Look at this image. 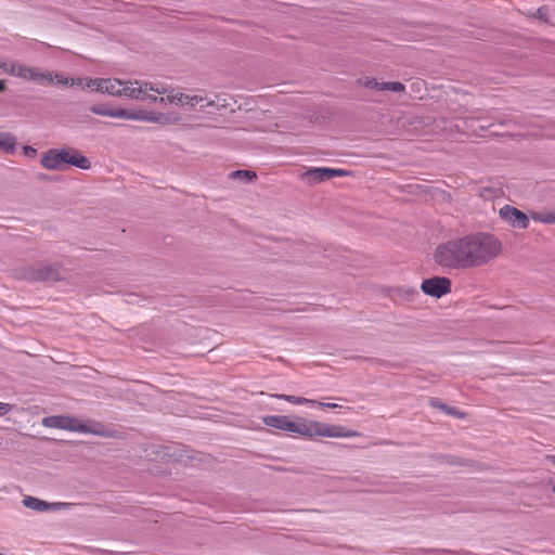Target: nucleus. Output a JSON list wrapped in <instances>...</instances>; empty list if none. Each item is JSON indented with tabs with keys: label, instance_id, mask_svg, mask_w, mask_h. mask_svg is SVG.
<instances>
[{
	"label": "nucleus",
	"instance_id": "nucleus-1",
	"mask_svg": "<svg viewBox=\"0 0 555 555\" xmlns=\"http://www.w3.org/2000/svg\"><path fill=\"white\" fill-rule=\"evenodd\" d=\"M262 423L266 426L298 434L308 438L315 436L330 438H351L360 436V433L345 426L330 425L317 421L308 422L304 418L292 421L291 417L286 415H266L262 417Z\"/></svg>",
	"mask_w": 555,
	"mask_h": 555
},
{
	"label": "nucleus",
	"instance_id": "nucleus-2",
	"mask_svg": "<svg viewBox=\"0 0 555 555\" xmlns=\"http://www.w3.org/2000/svg\"><path fill=\"white\" fill-rule=\"evenodd\" d=\"M469 269L481 267L502 251L501 242L490 233L467 235Z\"/></svg>",
	"mask_w": 555,
	"mask_h": 555
},
{
	"label": "nucleus",
	"instance_id": "nucleus-3",
	"mask_svg": "<svg viewBox=\"0 0 555 555\" xmlns=\"http://www.w3.org/2000/svg\"><path fill=\"white\" fill-rule=\"evenodd\" d=\"M467 235L437 246L435 261L443 268L469 269Z\"/></svg>",
	"mask_w": 555,
	"mask_h": 555
},
{
	"label": "nucleus",
	"instance_id": "nucleus-4",
	"mask_svg": "<svg viewBox=\"0 0 555 555\" xmlns=\"http://www.w3.org/2000/svg\"><path fill=\"white\" fill-rule=\"evenodd\" d=\"M40 165L48 170H64L67 165L82 170L91 168V162L80 151L69 149H50L41 155Z\"/></svg>",
	"mask_w": 555,
	"mask_h": 555
},
{
	"label": "nucleus",
	"instance_id": "nucleus-5",
	"mask_svg": "<svg viewBox=\"0 0 555 555\" xmlns=\"http://www.w3.org/2000/svg\"><path fill=\"white\" fill-rule=\"evenodd\" d=\"M22 278L30 282H57L62 280L60 268L54 263H39L25 268Z\"/></svg>",
	"mask_w": 555,
	"mask_h": 555
},
{
	"label": "nucleus",
	"instance_id": "nucleus-6",
	"mask_svg": "<svg viewBox=\"0 0 555 555\" xmlns=\"http://www.w3.org/2000/svg\"><path fill=\"white\" fill-rule=\"evenodd\" d=\"M8 74L41 86H47L53 82L52 73L41 70L39 67H30L13 63L10 65Z\"/></svg>",
	"mask_w": 555,
	"mask_h": 555
},
{
	"label": "nucleus",
	"instance_id": "nucleus-7",
	"mask_svg": "<svg viewBox=\"0 0 555 555\" xmlns=\"http://www.w3.org/2000/svg\"><path fill=\"white\" fill-rule=\"evenodd\" d=\"M145 91L155 92L157 94L166 93V88L160 87L159 85H154L152 82H142L139 81H128L122 82L121 87V95L128 96L130 99L144 101V96H142V93H145Z\"/></svg>",
	"mask_w": 555,
	"mask_h": 555
},
{
	"label": "nucleus",
	"instance_id": "nucleus-8",
	"mask_svg": "<svg viewBox=\"0 0 555 555\" xmlns=\"http://www.w3.org/2000/svg\"><path fill=\"white\" fill-rule=\"evenodd\" d=\"M349 175L350 172L345 169L315 167L307 170L302 175V178L307 180L309 184H317L326 180H331L335 177H346Z\"/></svg>",
	"mask_w": 555,
	"mask_h": 555
},
{
	"label": "nucleus",
	"instance_id": "nucleus-9",
	"mask_svg": "<svg viewBox=\"0 0 555 555\" xmlns=\"http://www.w3.org/2000/svg\"><path fill=\"white\" fill-rule=\"evenodd\" d=\"M421 289L431 297L440 298L451 292V281L444 276H434L422 282Z\"/></svg>",
	"mask_w": 555,
	"mask_h": 555
},
{
	"label": "nucleus",
	"instance_id": "nucleus-10",
	"mask_svg": "<svg viewBox=\"0 0 555 555\" xmlns=\"http://www.w3.org/2000/svg\"><path fill=\"white\" fill-rule=\"evenodd\" d=\"M122 81L116 78L88 79L87 88L114 96H121Z\"/></svg>",
	"mask_w": 555,
	"mask_h": 555
},
{
	"label": "nucleus",
	"instance_id": "nucleus-11",
	"mask_svg": "<svg viewBox=\"0 0 555 555\" xmlns=\"http://www.w3.org/2000/svg\"><path fill=\"white\" fill-rule=\"evenodd\" d=\"M499 216L514 228L527 229L529 225L528 217L521 210L509 205L502 207Z\"/></svg>",
	"mask_w": 555,
	"mask_h": 555
},
{
	"label": "nucleus",
	"instance_id": "nucleus-12",
	"mask_svg": "<svg viewBox=\"0 0 555 555\" xmlns=\"http://www.w3.org/2000/svg\"><path fill=\"white\" fill-rule=\"evenodd\" d=\"M184 100H185V105L189 106L193 111H203L207 107H212V106L220 108V107H227V105H228L225 103V100H223L222 104H218L214 99H210L208 96L197 95V94H194V95L186 94V98H184Z\"/></svg>",
	"mask_w": 555,
	"mask_h": 555
},
{
	"label": "nucleus",
	"instance_id": "nucleus-13",
	"mask_svg": "<svg viewBox=\"0 0 555 555\" xmlns=\"http://www.w3.org/2000/svg\"><path fill=\"white\" fill-rule=\"evenodd\" d=\"M181 120V116L178 113H159L152 112L151 122L159 125H177Z\"/></svg>",
	"mask_w": 555,
	"mask_h": 555
},
{
	"label": "nucleus",
	"instance_id": "nucleus-14",
	"mask_svg": "<svg viewBox=\"0 0 555 555\" xmlns=\"http://www.w3.org/2000/svg\"><path fill=\"white\" fill-rule=\"evenodd\" d=\"M429 405L431 408H435V409H438V410L444 412L446 414L452 415L456 418L462 420L465 417L464 412L460 411L459 409H456L454 406H450L447 403L441 402L438 398H430Z\"/></svg>",
	"mask_w": 555,
	"mask_h": 555
},
{
	"label": "nucleus",
	"instance_id": "nucleus-15",
	"mask_svg": "<svg viewBox=\"0 0 555 555\" xmlns=\"http://www.w3.org/2000/svg\"><path fill=\"white\" fill-rule=\"evenodd\" d=\"M64 429L77 431V433H92V434H99L98 431L89 428L88 425L81 423L79 420L70 416L64 417Z\"/></svg>",
	"mask_w": 555,
	"mask_h": 555
},
{
	"label": "nucleus",
	"instance_id": "nucleus-16",
	"mask_svg": "<svg viewBox=\"0 0 555 555\" xmlns=\"http://www.w3.org/2000/svg\"><path fill=\"white\" fill-rule=\"evenodd\" d=\"M90 112L100 115V116H108L114 118H120L122 115V108L113 109L106 104L92 105L90 107Z\"/></svg>",
	"mask_w": 555,
	"mask_h": 555
},
{
	"label": "nucleus",
	"instance_id": "nucleus-17",
	"mask_svg": "<svg viewBox=\"0 0 555 555\" xmlns=\"http://www.w3.org/2000/svg\"><path fill=\"white\" fill-rule=\"evenodd\" d=\"M152 112L153 111H144V109L129 111V109L122 108L124 116H121L120 118L151 122Z\"/></svg>",
	"mask_w": 555,
	"mask_h": 555
},
{
	"label": "nucleus",
	"instance_id": "nucleus-18",
	"mask_svg": "<svg viewBox=\"0 0 555 555\" xmlns=\"http://www.w3.org/2000/svg\"><path fill=\"white\" fill-rule=\"evenodd\" d=\"M16 138L9 132H0V151L8 154L15 152Z\"/></svg>",
	"mask_w": 555,
	"mask_h": 555
},
{
	"label": "nucleus",
	"instance_id": "nucleus-19",
	"mask_svg": "<svg viewBox=\"0 0 555 555\" xmlns=\"http://www.w3.org/2000/svg\"><path fill=\"white\" fill-rule=\"evenodd\" d=\"M23 504L25 507L38 512H44L51 508V505L48 502L39 500L34 496H25L23 499Z\"/></svg>",
	"mask_w": 555,
	"mask_h": 555
},
{
	"label": "nucleus",
	"instance_id": "nucleus-20",
	"mask_svg": "<svg viewBox=\"0 0 555 555\" xmlns=\"http://www.w3.org/2000/svg\"><path fill=\"white\" fill-rule=\"evenodd\" d=\"M418 296V292L415 288L396 287L391 292V297L396 299H402L405 301H412Z\"/></svg>",
	"mask_w": 555,
	"mask_h": 555
},
{
	"label": "nucleus",
	"instance_id": "nucleus-21",
	"mask_svg": "<svg viewBox=\"0 0 555 555\" xmlns=\"http://www.w3.org/2000/svg\"><path fill=\"white\" fill-rule=\"evenodd\" d=\"M64 417L63 415L47 416L42 420V425L49 428L64 429Z\"/></svg>",
	"mask_w": 555,
	"mask_h": 555
},
{
	"label": "nucleus",
	"instance_id": "nucleus-22",
	"mask_svg": "<svg viewBox=\"0 0 555 555\" xmlns=\"http://www.w3.org/2000/svg\"><path fill=\"white\" fill-rule=\"evenodd\" d=\"M392 91V92H404L405 86L399 81H388V82H382L380 85V91Z\"/></svg>",
	"mask_w": 555,
	"mask_h": 555
},
{
	"label": "nucleus",
	"instance_id": "nucleus-23",
	"mask_svg": "<svg viewBox=\"0 0 555 555\" xmlns=\"http://www.w3.org/2000/svg\"><path fill=\"white\" fill-rule=\"evenodd\" d=\"M533 220L541 221L547 224L555 223V214L553 212H535L532 215Z\"/></svg>",
	"mask_w": 555,
	"mask_h": 555
},
{
	"label": "nucleus",
	"instance_id": "nucleus-24",
	"mask_svg": "<svg viewBox=\"0 0 555 555\" xmlns=\"http://www.w3.org/2000/svg\"><path fill=\"white\" fill-rule=\"evenodd\" d=\"M358 83L365 88L374 89L380 91L382 82H378L375 78L363 77L358 79Z\"/></svg>",
	"mask_w": 555,
	"mask_h": 555
},
{
	"label": "nucleus",
	"instance_id": "nucleus-25",
	"mask_svg": "<svg viewBox=\"0 0 555 555\" xmlns=\"http://www.w3.org/2000/svg\"><path fill=\"white\" fill-rule=\"evenodd\" d=\"M275 398L278 399H283V400H286L293 404H301V403H308V402H314L312 400H308L306 398H301V397H295V396H288V395H274Z\"/></svg>",
	"mask_w": 555,
	"mask_h": 555
},
{
	"label": "nucleus",
	"instance_id": "nucleus-26",
	"mask_svg": "<svg viewBox=\"0 0 555 555\" xmlns=\"http://www.w3.org/2000/svg\"><path fill=\"white\" fill-rule=\"evenodd\" d=\"M231 176L233 178L247 179L248 181H251L257 178L256 172L250 171V170H236V171L232 172Z\"/></svg>",
	"mask_w": 555,
	"mask_h": 555
},
{
	"label": "nucleus",
	"instance_id": "nucleus-27",
	"mask_svg": "<svg viewBox=\"0 0 555 555\" xmlns=\"http://www.w3.org/2000/svg\"><path fill=\"white\" fill-rule=\"evenodd\" d=\"M184 98H186L185 93L175 92V89H172V104H175V105H185Z\"/></svg>",
	"mask_w": 555,
	"mask_h": 555
},
{
	"label": "nucleus",
	"instance_id": "nucleus-28",
	"mask_svg": "<svg viewBox=\"0 0 555 555\" xmlns=\"http://www.w3.org/2000/svg\"><path fill=\"white\" fill-rule=\"evenodd\" d=\"M165 94H166L165 96L158 98V103L164 104V105L172 104V89H170V90L166 89Z\"/></svg>",
	"mask_w": 555,
	"mask_h": 555
},
{
	"label": "nucleus",
	"instance_id": "nucleus-29",
	"mask_svg": "<svg viewBox=\"0 0 555 555\" xmlns=\"http://www.w3.org/2000/svg\"><path fill=\"white\" fill-rule=\"evenodd\" d=\"M52 76L53 82L55 81L56 83L68 86V80L70 77H64L62 74L59 73L52 74Z\"/></svg>",
	"mask_w": 555,
	"mask_h": 555
},
{
	"label": "nucleus",
	"instance_id": "nucleus-30",
	"mask_svg": "<svg viewBox=\"0 0 555 555\" xmlns=\"http://www.w3.org/2000/svg\"><path fill=\"white\" fill-rule=\"evenodd\" d=\"M23 154L26 157H35L37 155V150L30 145H25L23 147Z\"/></svg>",
	"mask_w": 555,
	"mask_h": 555
},
{
	"label": "nucleus",
	"instance_id": "nucleus-31",
	"mask_svg": "<svg viewBox=\"0 0 555 555\" xmlns=\"http://www.w3.org/2000/svg\"><path fill=\"white\" fill-rule=\"evenodd\" d=\"M142 96H144V101H150L151 103H158V96L155 95V92L150 93V91H145V93H142Z\"/></svg>",
	"mask_w": 555,
	"mask_h": 555
},
{
	"label": "nucleus",
	"instance_id": "nucleus-32",
	"mask_svg": "<svg viewBox=\"0 0 555 555\" xmlns=\"http://www.w3.org/2000/svg\"><path fill=\"white\" fill-rule=\"evenodd\" d=\"M82 81L83 80L81 78H73V77H70L69 80H68V86L69 87L79 86V87H82V88H87V83L82 85Z\"/></svg>",
	"mask_w": 555,
	"mask_h": 555
},
{
	"label": "nucleus",
	"instance_id": "nucleus-33",
	"mask_svg": "<svg viewBox=\"0 0 555 555\" xmlns=\"http://www.w3.org/2000/svg\"><path fill=\"white\" fill-rule=\"evenodd\" d=\"M12 409V405L9 403L0 402V416L8 414Z\"/></svg>",
	"mask_w": 555,
	"mask_h": 555
},
{
	"label": "nucleus",
	"instance_id": "nucleus-34",
	"mask_svg": "<svg viewBox=\"0 0 555 555\" xmlns=\"http://www.w3.org/2000/svg\"><path fill=\"white\" fill-rule=\"evenodd\" d=\"M535 15L538 16V18L540 20H543V21H546V15H547V10L545 8H539L537 10V13Z\"/></svg>",
	"mask_w": 555,
	"mask_h": 555
},
{
	"label": "nucleus",
	"instance_id": "nucleus-35",
	"mask_svg": "<svg viewBox=\"0 0 555 555\" xmlns=\"http://www.w3.org/2000/svg\"><path fill=\"white\" fill-rule=\"evenodd\" d=\"M365 360L369 361L372 364L386 365L385 361H383L380 359H377V358H366Z\"/></svg>",
	"mask_w": 555,
	"mask_h": 555
},
{
	"label": "nucleus",
	"instance_id": "nucleus-36",
	"mask_svg": "<svg viewBox=\"0 0 555 555\" xmlns=\"http://www.w3.org/2000/svg\"><path fill=\"white\" fill-rule=\"evenodd\" d=\"M318 404L320 406H324V408H328V409H335V408H338L339 405L336 404V403H324V402H318Z\"/></svg>",
	"mask_w": 555,
	"mask_h": 555
},
{
	"label": "nucleus",
	"instance_id": "nucleus-37",
	"mask_svg": "<svg viewBox=\"0 0 555 555\" xmlns=\"http://www.w3.org/2000/svg\"><path fill=\"white\" fill-rule=\"evenodd\" d=\"M0 68L3 69L5 73H8V69H10V65L7 63L0 62Z\"/></svg>",
	"mask_w": 555,
	"mask_h": 555
},
{
	"label": "nucleus",
	"instance_id": "nucleus-38",
	"mask_svg": "<svg viewBox=\"0 0 555 555\" xmlns=\"http://www.w3.org/2000/svg\"><path fill=\"white\" fill-rule=\"evenodd\" d=\"M545 460L550 461L552 464L555 465V455L551 454V455H546L545 456Z\"/></svg>",
	"mask_w": 555,
	"mask_h": 555
},
{
	"label": "nucleus",
	"instance_id": "nucleus-39",
	"mask_svg": "<svg viewBox=\"0 0 555 555\" xmlns=\"http://www.w3.org/2000/svg\"><path fill=\"white\" fill-rule=\"evenodd\" d=\"M4 90H5V81L4 80H0V92H2Z\"/></svg>",
	"mask_w": 555,
	"mask_h": 555
},
{
	"label": "nucleus",
	"instance_id": "nucleus-40",
	"mask_svg": "<svg viewBox=\"0 0 555 555\" xmlns=\"http://www.w3.org/2000/svg\"><path fill=\"white\" fill-rule=\"evenodd\" d=\"M56 505H57V507H61V506H68L69 504L68 503H57Z\"/></svg>",
	"mask_w": 555,
	"mask_h": 555
},
{
	"label": "nucleus",
	"instance_id": "nucleus-41",
	"mask_svg": "<svg viewBox=\"0 0 555 555\" xmlns=\"http://www.w3.org/2000/svg\"><path fill=\"white\" fill-rule=\"evenodd\" d=\"M552 492L555 494V483L552 486Z\"/></svg>",
	"mask_w": 555,
	"mask_h": 555
},
{
	"label": "nucleus",
	"instance_id": "nucleus-42",
	"mask_svg": "<svg viewBox=\"0 0 555 555\" xmlns=\"http://www.w3.org/2000/svg\"><path fill=\"white\" fill-rule=\"evenodd\" d=\"M0 555H2V554L0 553Z\"/></svg>",
	"mask_w": 555,
	"mask_h": 555
}]
</instances>
